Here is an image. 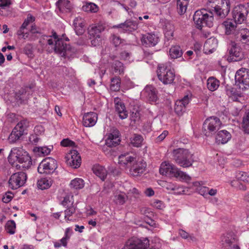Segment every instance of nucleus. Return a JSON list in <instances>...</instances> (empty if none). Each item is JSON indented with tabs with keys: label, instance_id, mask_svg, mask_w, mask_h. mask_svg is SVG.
<instances>
[{
	"label": "nucleus",
	"instance_id": "de8ad7c7",
	"mask_svg": "<svg viewBox=\"0 0 249 249\" xmlns=\"http://www.w3.org/2000/svg\"><path fill=\"white\" fill-rule=\"evenodd\" d=\"M231 186L234 188L241 191H246L247 190V187L244 185L242 183L238 180H233L231 181L230 183Z\"/></svg>",
	"mask_w": 249,
	"mask_h": 249
},
{
	"label": "nucleus",
	"instance_id": "0e129e2a",
	"mask_svg": "<svg viewBox=\"0 0 249 249\" xmlns=\"http://www.w3.org/2000/svg\"><path fill=\"white\" fill-rule=\"evenodd\" d=\"M168 134V131L164 130L163 132L156 139V142H159L162 141Z\"/></svg>",
	"mask_w": 249,
	"mask_h": 249
},
{
	"label": "nucleus",
	"instance_id": "58836bf2",
	"mask_svg": "<svg viewBox=\"0 0 249 249\" xmlns=\"http://www.w3.org/2000/svg\"><path fill=\"white\" fill-rule=\"evenodd\" d=\"M242 127L245 133L249 134V111L246 112L243 117Z\"/></svg>",
	"mask_w": 249,
	"mask_h": 249
},
{
	"label": "nucleus",
	"instance_id": "2eb2a0df",
	"mask_svg": "<svg viewBox=\"0 0 249 249\" xmlns=\"http://www.w3.org/2000/svg\"><path fill=\"white\" fill-rule=\"evenodd\" d=\"M105 28L102 25L91 27L89 30V34L91 39V44L93 46L100 45L102 37L101 34L104 31Z\"/></svg>",
	"mask_w": 249,
	"mask_h": 249
},
{
	"label": "nucleus",
	"instance_id": "9b49d317",
	"mask_svg": "<svg viewBox=\"0 0 249 249\" xmlns=\"http://www.w3.org/2000/svg\"><path fill=\"white\" fill-rule=\"evenodd\" d=\"M228 57L229 61H239L244 57V54L242 48L235 42H231L228 49Z\"/></svg>",
	"mask_w": 249,
	"mask_h": 249
},
{
	"label": "nucleus",
	"instance_id": "1a4fd4ad",
	"mask_svg": "<svg viewBox=\"0 0 249 249\" xmlns=\"http://www.w3.org/2000/svg\"><path fill=\"white\" fill-rule=\"evenodd\" d=\"M235 85L239 89L244 90L249 88V70L242 68L237 71L235 75Z\"/></svg>",
	"mask_w": 249,
	"mask_h": 249
},
{
	"label": "nucleus",
	"instance_id": "0eeeda50",
	"mask_svg": "<svg viewBox=\"0 0 249 249\" xmlns=\"http://www.w3.org/2000/svg\"><path fill=\"white\" fill-rule=\"evenodd\" d=\"M160 173L169 178L180 177L182 178H187L188 176L184 172L180 171L173 164L168 162H163L160 166Z\"/></svg>",
	"mask_w": 249,
	"mask_h": 249
},
{
	"label": "nucleus",
	"instance_id": "bb28decb",
	"mask_svg": "<svg viewBox=\"0 0 249 249\" xmlns=\"http://www.w3.org/2000/svg\"><path fill=\"white\" fill-rule=\"evenodd\" d=\"M73 26L77 35H81L85 32L84 19L81 17H77L74 18Z\"/></svg>",
	"mask_w": 249,
	"mask_h": 249
},
{
	"label": "nucleus",
	"instance_id": "c9c22d12",
	"mask_svg": "<svg viewBox=\"0 0 249 249\" xmlns=\"http://www.w3.org/2000/svg\"><path fill=\"white\" fill-rule=\"evenodd\" d=\"M188 4V0H177V11L180 15H183L186 12Z\"/></svg>",
	"mask_w": 249,
	"mask_h": 249
},
{
	"label": "nucleus",
	"instance_id": "5701e85b",
	"mask_svg": "<svg viewBox=\"0 0 249 249\" xmlns=\"http://www.w3.org/2000/svg\"><path fill=\"white\" fill-rule=\"evenodd\" d=\"M120 138L118 130H114L112 133L108 134L106 140V143L108 146L115 147L119 144Z\"/></svg>",
	"mask_w": 249,
	"mask_h": 249
},
{
	"label": "nucleus",
	"instance_id": "72a5a7b5",
	"mask_svg": "<svg viewBox=\"0 0 249 249\" xmlns=\"http://www.w3.org/2000/svg\"><path fill=\"white\" fill-rule=\"evenodd\" d=\"M220 82L214 77H210L207 80V88L210 91L216 90L219 86Z\"/></svg>",
	"mask_w": 249,
	"mask_h": 249
},
{
	"label": "nucleus",
	"instance_id": "aec40b11",
	"mask_svg": "<svg viewBox=\"0 0 249 249\" xmlns=\"http://www.w3.org/2000/svg\"><path fill=\"white\" fill-rule=\"evenodd\" d=\"M235 241V238L231 234L227 233L221 237V244L227 249H240Z\"/></svg>",
	"mask_w": 249,
	"mask_h": 249
},
{
	"label": "nucleus",
	"instance_id": "6e6d98bb",
	"mask_svg": "<svg viewBox=\"0 0 249 249\" xmlns=\"http://www.w3.org/2000/svg\"><path fill=\"white\" fill-rule=\"evenodd\" d=\"M213 11L215 15L219 18H226L228 15H222V9H221L220 7L215 4V5L213 7Z\"/></svg>",
	"mask_w": 249,
	"mask_h": 249
},
{
	"label": "nucleus",
	"instance_id": "13d9d810",
	"mask_svg": "<svg viewBox=\"0 0 249 249\" xmlns=\"http://www.w3.org/2000/svg\"><path fill=\"white\" fill-rule=\"evenodd\" d=\"M73 197V196H66L65 197H64V199L63 200V201L61 202V204L64 206V207H68V206H70L71 205V204L73 202V201H71V199H72V198Z\"/></svg>",
	"mask_w": 249,
	"mask_h": 249
},
{
	"label": "nucleus",
	"instance_id": "ddd939ff",
	"mask_svg": "<svg viewBox=\"0 0 249 249\" xmlns=\"http://www.w3.org/2000/svg\"><path fill=\"white\" fill-rule=\"evenodd\" d=\"M57 168L56 161L50 157L44 159L39 164L37 171L40 174H50Z\"/></svg>",
	"mask_w": 249,
	"mask_h": 249
},
{
	"label": "nucleus",
	"instance_id": "49530a36",
	"mask_svg": "<svg viewBox=\"0 0 249 249\" xmlns=\"http://www.w3.org/2000/svg\"><path fill=\"white\" fill-rule=\"evenodd\" d=\"M16 223L14 220L8 221L5 225V230L7 232L10 234H13L15 233Z\"/></svg>",
	"mask_w": 249,
	"mask_h": 249
},
{
	"label": "nucleus",
	"instance_id": "20e7f679",
	"mask_svg": "<svg viewBox=\"0 0 249 249\" xmlns=\"http://www.w3.org/2000/svg\"><path fill=\"white\" fill-rule=\"evenodd\" d=\"M193 20L198 29L203 27H211L213 24V16L212 13H208L206 10L202 9L197 10L193 16Z\"/></svg>",
	"mask_w": 249,
	"mask_h": 249
},
{
	"label": "nucleus",
	"instance_id": "b1692460",
	"mask_svg": "<svg viewBox=\"0 0 249 249\" xmlns=\"http://www.w3.org/2000/svg\"><path fill=\"white\" fill-rule=\"evenodd\" d=\"M142 94L150 102H155L157 99V90L152 86H147L142 91Z\"/></svg>",
	"mask_w": 249,
	"mask_h": 249
},
{
	"label": "nucleus",
	"instance_id": "c756f323",
	"mask_svg": "<svg viewBox=\"0 0 249 249\" xmlns=\"http://www.w3.org/2000/svg\"><path fill=\"white\" fill-rule=\"evenodd\" d=\"M231 1L230 0H216V4L217 6L222 9V15H228L231 9Z\"/></svg>",
	"mask_w": 249,
	"mask_h": 249
},
{
	"label": "nucleus",
	"instance_id": "79ce46f5",
	"mask_svg": "<svg viewBox=\"0 0 249 249\" xmlns=\"http://www.w3.org/2000/svg\"><path fill=\"white\" fill-rule=\"evenodd\" d=\"M110 40L111 43L114 45L115 47H118L119 45L123 46L126 44L125 41L121 37L115 34L111 35L110 37Z\"/></svg>",
	"mask_w": 249,
	"mask_h": 249
},
{
	"label": "nucleus",
	"instance_id": "a18cd8bd",
	"mask_svg": "<svg viewBox=\"0 0 249 249\" xmlns=\"http://www.w3.org/2000/svg\"><path fill=\"white\" fill-rule=\"evenodd\" d=\"M239 35L241 41L244 43L249 42V30L247 28H242L239 30Z\"/></svg>",
	"mask_w": 249,
	"mask_h": 249
},
{
	"label": "nucleus",
	"instance_id": "3c124183",
	"mask_svg": "<svg viewBox=\"0 0 249 249\" xmlns=\"http://www.w3.org/2000/svg\"><path fill=\"white\" fill-rule=\"evenodd\" d=\"M35 18L31 14H29L27 18L24 20L23 23L21 25V28H26L30 23L34 22Z\"/></svg>",
	"mask_w": 249,
	"mask_h": 249
},
{
	"label": "nucleus",
	"instance_id": "09e8293b",
	"mask_svg": "<svg viewBox=\"0 0 249 249\" xmlns=\"http://www.w3.org/2000/svg\"><path fill=\"white\" fill-rule=\"evenodd\" d=\"M235 178L237 180L243 182L248 181V176L247 173L242 171H238L236 173Z\"/></svg>",
	"mask_w": 249,
	"mask_h": 249
},
{
	"label": "nucleus",
	"instance_id": "4be33fe9",
	"mask_svg": "<svg viewBox=\"0 0 249 249\" xmlns=\"http://www.w3.org/2000/svg\"><path fill=\"white\" fill-rule=\"evenodd\" d=\"M113 28H121L124 32H131L137 29L138 24L136 21L129 19L124 23L113 26Z\"/></svg>",
	"mask_w": 249,
	"mask_h": 249
},
{
	"label": "nucleus",
	"instance_id": "37998d69",
	"mask_svg": "<svg viewBox=\"0 0 249 249\" xmlns=\"http://www.w3.org/2000/svg\"><path fill=\"white\" fill-rule=\"evenodd\" d=\"M82 10L86 12L96 13L98 11L99 8L94 3L89 2L82 6Z\"/></svg>",
	"mask_w": 249,
	"mask_h": 249
},
{
	"label": "nucleus",
	"instance_id": "f3484780",
	"mask_svg": "<svg viewBox=\"0 0 249 249\" xmlns=\"http://www.w3.org/2000/svg\"><path fill=\"white\" fill-rule=\"evenodd\" d=\"M191 100V96L185 95L182 99L176 101L174 106L175 113L178 116L182 115L185 111L187 106Z\"/></svg>",
	"mask_w": 249,
	"mask_h": 249
},
{
	"label": "nucleus",
	"instance_id": "a878e982",
	"mask_svg": "<svg viewBox=\"0 0 249 249\" xmlns=\"http://www.w3.org/2000/svg\"><path fill=\"white\" fill-rule=\"evenodd\" d=\"M231 139V134L226 130H222L219 131L215 137L216 142L218 144H225Z\"/></svg>",
	"mask_w": 249,
	"mask_h": 249
},
{
	"label": "nucleus",
	"instance_id": "052dcab7",
	"mask_svg": "<svg viewBox=\"0 0 249 249\" xmlns=\"http://www.w3.org/2000/svg\"><path fill=\"white\" fill-rule=\"evenodd\" d=\"M130 118L132 121L136 122L138 121L140 119V113L139 111L136 110L135 112L133 111L130 115Z\"/></svg>",
	"mask_w": 249,
	"mask_h": 249
},
{
	"label": "nucleus",
	"instance_id": "4468645a",
	"mask_svg": "<svg viewBox=\"0 0 249 249\" xmlns=\"http://www.w3.org/2000/svg\"><path fill=\"white\" fill-rule=\"evenodd\" d=\"M149 246V240L146 238L143 240L132 238L126 242L122 249H147Z\"/></svg>",
	"mask_w": 249,
	"mask_h": 249
},
{
	"label": "nucleus",
	"instance_id": "7ed1b4c3",
	"mask_svg": "<svg viewBox=\"0 0 249 249\" xmlns=\"http://www.w3.org/2000/svg\"><path fill=\"white\" fill-rule=\"evenodd\" d=\"M49 37L50 38L47 40V44L52 46L55 53L66 57L70 54V52H74V49L69 44L64 43L63 39L59 37L55 32L53 31L52 35Z\"/></svg>",
	"mask_w": 249,
	"mask_h": 249
},
{
	"label": "nucleus",
	"instance_id": "f8f14e48",
	"mask_svg": "<svg viewBox=\"0 0 249 249\" xmlns=\"http://www.w3.org/2000/svg\"><path fill=\"white\" fill-rule=\"evenodd\" d=\"M27 180V175L23 172H18L11 175L9 181V187L16 190L23 186Z\"/></svg>",
	"mask_w": 249,
	"mask_h": 249
},
{
	"label": "nucleus",
	"instance_id": "f257e3e1",
	"mask_svg": "<svg viewBox=\"0 0 249 249\" xmlns=\"http://www.w3.org/2000/svg\"><path fill=\"white\" fill-rule=\"evenodd\" d=\"M119 163L129 168V174L133 177H138L145 171L147 164L143 160H135V158L126 153L119 156Z\"/></svg>",
	"mask_w": 249,
	"mask_h": 249
},
{
	"label": "nucleus",
	"instance_id": "e433bc0d",
	"mask_svg": "<svg viewBox=\"0 0 249 249\" xmlns=\"http://www.w3.org/2000/svg\"><path fill=\"white\" fill-rule=\"evenodd\" d=\"M183 52L179 46L172 47L169 50V54L173 59H176L181 56Z\"/></svg>",
	"mask_w": 249,
	"mask_h": 249
},
{
	"label": "nucleus",
	"instance_id": "e2e57ef3",
	"mask_svg": "<svg viewBox=\"0 0 249 249\" xmlns=\"http://www.w3.org/2000/svg\"><path fill=\"white\" fill-rule=\"evenodd\" d=\"M130 56L131 53L126 51H123L120 53L121 59L124 60L130 61Z\"/></svg>",
	"mask_w": 249,
	"mask_h": 249
},
{
	"label": "nucleus",
	"instance_id": "c85d7f7f",
	"mask_svg": "<svg viewBox=\"0 0 249 249\" xmlns=\"http://www.w3.org/2000/svg\"><path fill=\"white\" fill-rule=\"evenodd\" d=\"M56 4L57 8L62 13L70 12L72 9V4L68 0H59Z\"/></svg>",
	"mask_w": 249,
	"mask_h": 249
},
{
	"label": "nucleus",
	"instance_id": "393cba45",
	"mask_svg": "<svg viewBox=\"0 0 249 249\" xmlns=\"http://www.w3.org/2000/svg\"><path fill=\"white\" fill-rule=\"evenodd\" d=\"M97 114L95 112L86 113L83 118V125L86 127L93 126L97 122Z\"/></svg>",
	"mask_w": 249,
	"mask_h": 249
},
{
	"label": "nucleus",
	"instance_id": "6e6552de",
	"mask_svg": "<svg viewBox=\"0 0 249 249\" xmlns=\"http://www.w3.org/2000/svg\"><path fill=\"white\" fill-rule=\"evenodd\" d=\"M221 123L216 117L207 118L203 124V133L207 137L214 134L220 128Z\"/></svg>",
	"mask_w": 249,
	"mask_h": 249
},
{
	"label": "nucleus",
	"instance_id": "c03bdc74",
	"mask_svg": "<svg viewBox=\"0 0 249 249\" xmlns=\"http://www.w3.org/2000/svg\"><path fill=\"white\" fill-rule=\"evenodd\" d=\"M66 209L64 211L65 219L67 221L71 220L70 217L75 213L76 207L73 205V203L72 202L71 205L66 207Z\"/></svg>",
	"mask_w": 249,
	"mask_h": 249
},
{
	"label": "nucleus",
	"instance_id": "603ef678",
	"mask_svg": "<svg viewBox=\"0 0 249 249\" xmlns=\"http://www.w3.org/2000/svg\"><path fill=\"white\" fill-rule=\"evenodd\" d=\"M69 240L68 237H63L59 242H55L54 243V247L55 248H60L62 246L66 247L67 246L68 241Z\"/></svg>",
	"mask_w": 249,
	"mask_h": 249
},
{
	"label": "nucleus",
	"instance_id": "f704fd0d",
	"mask_svg": "<svg viewBox=\"0 0 249 249\" xmlns=\"http://www.w3.org/2000/svg\"><path fill=\"white\" fill-rule=\"evenodd\" d=\"M85 185L84 181L80 178H75L71 180L70 183V187L74 190H79L82 189Z\"/></svg>",
	"mask_w": 249,
	"mask_h": 249
},
{
	"label": "nucleus",
	"instance_id": "774afa93",
	"mask_svg": "<svg viewBox=\"0 0 249 249\" xmlns=\"http://www.w3.org/2000/svg\"><path fill=\"white\" fill-rule=\"evenodd\" d=\"M208 191L209 188L206 187H200V189H199V193L201 195L205 196L208 195Z\"/></svg>",
	"mask_w": 249,
	"mask_h": 249
},
{
	"label": "nucleus",
	"instance_id": "6ab92c4d",
	"mask_svg": "<svg viewBox=\"0 0 249 249\" xmlns=\"http://www.w3.org/2000/svg\"><path fill=\"white\" fill-rule=\"evenodd\" d=\"M141 40L143 46L152 47L155 46L158 43L159 38L157 35L154 33H147L142 35Z\"/></svg>",
	"mask_w": 249,
	"mask_h": 249
},
{
	"label": "nucleus",
	"instance_id": "4d7b16f0",
	"mask_svg": "<svg viewBox=\"0 0 249 249\" xmlns=\"http://www.w3.org/2000/svg\"><path fill=\"white\" fill-rule=\"evenodd\" d=\"M112 146H108L107 144H105L103 146V151L104 153L107 156H111L115 152L112 149Z\"/></svg>",
	"mask_w": 249,
	"mask_h": 249
},
{
	"label": "nucleus",
	"instance_id": "a19ab883",
	"mask_svg": "<svg viewBox=\"0 0 249 249\" xmlns=\"http://www.w3.org/2000/svg\"><path fill=\"white\" fill-rule=\"evenodd\" d=\"M121 85V78L118 76H115L111 79L110 89L114 91L120 90Z\"/></svg>",
	"mask_w": 249,
	"mask_h": 249
},
{
	"label": "nucleus",
	"instance_id": "2f4dec72",
	"mask_svg": "<svg viewBox=\"0 0 249 249\" xmlns=\"http://www.w3.org/2000/svg\"><path fill=\"white\" fill-rule=\"evenodd\" d=\"M93 173L101 178L104 180L107 176V171L103 166L99 165H94L92 168Z\"/></svg>",
	"mask_w": 249,
	"mask_h": 249
},
{
	"label": "nucleus",
	"instance_id": "a211bd4d",
	"mask_svg": "<svg viewBox=\"0 0 249 249\" xmlns=\"http://www.w3.org/2000/svg\"><path fill=\"white\" fill-rule=\"evenodd\" d=\"M67 164L73 168L80 167L81 159L77 151L72 150L67 156Z\"/></svg>",
	"mask_w": 249,
	"mask_h": 249
},
{
	"label": "nucleus",
	"instance_id": "423d86ee",
	"mask_svg": "<svg viewBox=\"0 0 249 249\" xmlns=\"http://www.w3.org/2000/svg\"><path fill=\"white\" fill-rule=\"evenodd\" d=\"M157 75L159 79L165 85L172 83L175 77L174 70L167 63L159 65Z\"/></svg>",
	"mask_w": 249,
	"mask_h": 249
},
{
	"label": "nucleus",
	"instance_id": "ea45409f",
	"mask_svg": "<svg viewBox=\"0 0 249 249\" xmlns=\"http://www.w3.org/2000/svg\"><path fill=\"white\" fill-rule=\"evenodd\" d=\"M130 141L133 146L139 147L142 145L143 138L141 135L135 134L130 138Z\"/></svg>",
	"mask_w": 249,
	"mask_h": 249
},
{
	"label": "nucleus",
	"instance_id": "cd10ccee",
	"mask_svg": "<svg viewBox=\"0 0 249 249\" xmlns=\"http://www.w3.org/2000/svg\"><path fill=\"white\" fill-rule=\"evenodd\" d=\"M218 46V40L214 37L208 39L204 45V49L210 53H212Z\"/></svg>",
	"mask_w": 249,
	"mask_h": 249
},
{
	"label": "nucleus",
	"instance_id": "412c9836",
	"mask_svg": "<svg viewBox=\"0 0 249 249\" xmlns=\"http://www.w3.org/2000/svg\"><path fill=\"white\" fill-rule=\"evenodd\" d=\"M116 111L119 114L121 119H124L128 116L127 111L124 103L119 97H116L114 99Z\"/></svg>",
	"mask_w": 249,
	"mask_h": 249
},
{
	"label": "nucleus",
	"instance_id": "39448f33",
	"mask_svg": "<svg viewBox=\"0 0 249 249\" xmlns=\"http://www.w3.org/2000/svg\"><path fill=\"white\" fill-rule=\"evenodd\" d=\"M174 159L176 163L184 168L191 166L194 162L193 155L188 150L178 148L173 151Z\"/></svg>",
	"mask_w": 249,
	"mask_h": 249
},
{
	"label": "nucleus",
	"instance_id": "69168bd1",
	"mask_svg": "<svg viewBox=\"0 0 249 249\" xmlns=\"http://www.w3.org/2000/svg\"><path fill=\"white\" fill-rule=\"evenodd\" d=\"M117 200L120 204H123L125 202V194H119L116 196Z\"/></svg>",
	"mask_w": 249,
	"mask_h": 249
},
{
	"label": "nucleus",
	"instance_id": "473e14b6",
	"mask_svg": "<svg viewBox=\"0 0 249 249\" xmlns=\"http://www.w3.org/2000/svg\"><path fill=\"white\" fill-rule=\"evenodd\" d=\"M235 21H233L232 19H228L222 23V26L224 27L225 33L227 35H230L234 30L236 27Z\"/></svg>",
	"mask_w": 249,
	"mask_h": 249
},
{
	"label": "nucleus",
	"instance_id": "bf43d9fd",
	"mask_svg": "<svg viewBox=\"0 0 249 249\" xmlns=\"http://www.w3.org/2000/svg\"><path fill=\"white\" fill-rule=\"evenodd\" d=\"M13 197V194L10 192H8L5 193V195L3 196L2 199V201L4 203H8L12 200Z\"/></svg>",
	"mask_w": 249,
	"mask_h": 249
},
{
	"label": "nucleus",
	"instance_id": "9d476101",
	"mask_svg": "<svg viewBox=\"0 0 249 249\" xmlns=\"http://www.w3.org/2000/svg\"><path fill=\"white\" fill-rule=\"evenodd\" d=\"M28 126V123L26 120H22L19 122L14 128L8 137L10 143H13L24 135V131Z\"/></svg>",
	"mask_w": 249,
	"mask_h": 249
},
{
	"label": "nucleus",
	"instance_id": "680f3d73",
	"mask_svg": "<svg viewBox=\"0 0 249 249\" xmlns=\"http://www.w3.org/2000/svg\"><path fill=\"white\" fill-rule=\"evenodd\" d=\"M174 35V29L172 27H170L169 29H167L165 32V37L167 40L172 38Z\"/></svg>",
	"mask_w": 249,
	"mask_h": 249
},
{
	"label": "nucleus",
	"instance_id": "864d4df0",
	"mask_svg": "<svg viewBox=\"0 0 249 249\" xmlns=\"http://www.w3.org/2000/svg\"><path fill=\"white\" fill-rule=\"evenodd\" d=\"M162 186L168 191L176 190L178 189L177 185L171 182H163Z\"/></svg>",
	"mask_w": 249,
	"mask_h": 249
},
{
	"label": "nucleus",
	"instance_id": "338daca9",
	"mask_svg": "<svg viewBox=\"0 0 249 249\" xmlns=\"http://www.w3.org/2000/svg\"><path fill=\"white\" fill-rule=\"evenodd\" d=\"M152 205L158 209H161L163 203L160 200H156L153 202Z\"/></svg>",
	"mask_w": 249,
	"mask_h": 249
},
{
	"label": "nucleus",
	"instance_id": "7c9ffc66",
	"mask_svg": "<svg viewBox=\"0 0 249 249\" xmlns=\"http://www.w3.org/2000/svg\"><path fill=\"white\" fill-rule=\"evenodd\" d=\"M111 71L116 74H122L124 73V66L121 62L115 60L112 63Z\"/></svg>",
	"mask_w": 249,
	"mask_h": 249
},
{
	"label": "nucleus",
	"instance_id": "5fc2aeb1",
	"mask_svg": "<svg viewBox=\"0 0 249 249\" xmlns=\"http://www.w3.org/2000/svg\"><path fill=\"white\" fill-rule=\"evenodd\" d=\"M61 145L64 147H74L76 146L75 143L70 140L69 139H63L60 143Z\"/></svg>",
	"mask_w": 249,
	"mask_h": 249
},
{
	"label": "nucleus",
	"instance_id": "dca6fc26",
	"mask_svg": "<svg viewBox=\"0 0 249 249\" xmlns=\"http://www.w3.org/2000/svg\"><path fill=\"white\" fill-rule=\"evenodd\" d=\"M248 13V10L245 6L239 5L235 6L232 11V17L235 23H242L246 20Z\"/></svg>",
	"mask_w": 249,
	"mask_h": 249
},
{
	"label": "nucleus",
	"instance_id": "8fccbe9b",
	"mask_svg": "<svg viewBox=\"0 0 249 249\" xmlns=\"http://www.w3.org/2000/svg\"><path fill=\"white\" fill-rule=\"evenodd\" d=\"M37 151L40 153L42 155L45 156L49 154L52 149H53V146L52 145L48 146H42L39 147H37Z\"/></svg>",
	"mask_w": 249,
	"mask_h": 249
},
{
	"label": "nucleus",
	"instance_id": "4c0bfd02",
	"mask_svg": "<svg viewBox=\"0 0 249 249\" xmlns=\"http://www.w3.org/2000/svg\"><path fill=\"white\" fill-rule=\"evenodd\" d=\"M52 184V180L51 178H42L37 182L38 188L41 190L47 189L50 187Z\"/></svg>",
	"mask_w": 249,
	"mask_h": 249
},
{
	"label": "nucleus",
	"instance_id": "f03ea898",
	"mask_svg": "<svg viewBox=\"0 0 249 249\" xmlns=\"http://www.w3.org/2000/svg\"><path fill=\"white\" fill-rule=\"evenodd\" d=\"M18 161L21 164L16 165L17 168L21 167L24 169L29 168L32 164V160L29 154L21 148H13L8 157V161L10 163L14 164L15 161Z\"/></svg>",
	"mask_w": 249,
	"mask_h": 249
}]
</instances>
